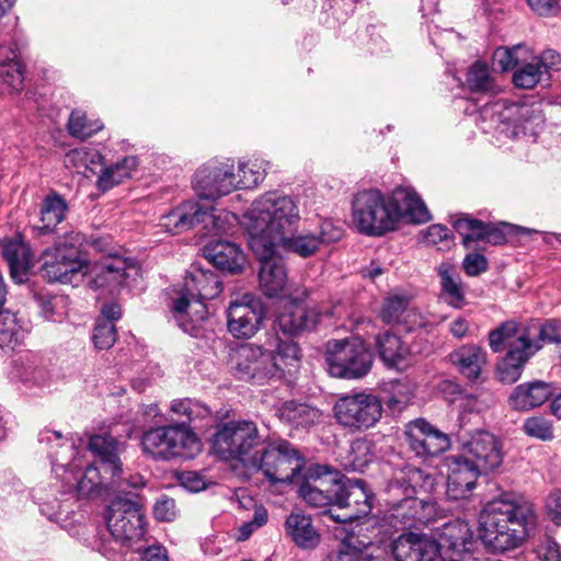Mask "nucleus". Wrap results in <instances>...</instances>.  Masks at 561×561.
<instances>
[{
	"mask_svg": "<svg viewBox=\"0 0 561 561\" xmlns=\"http://www.w3.org/2000/svg\"><path fill=\"white\" fill-rule=\"evenodd\" d=\"M268 162L255 158L247 161H239L236 164V181L238 190H250L257 186L265 178Z\"/></svg>",
	"mask_w": 561,
	"mask_h": 561,
	"instance_id": "79ce46f5",
	"label": "nucleus"
},
{
	"mask_svg": "<svg viewBox=\"0 0 561 561\" xmlns=\"http://www.w3.org/2000/svg\"><path fill=\"white\" fill-rule=\"evenodd\" d=\"M140 444L145 455L161 461L191 457L199 447L197 436L184 423L161 425L145 431Z\"/></svg>",
	"mask_w": 561,
	"mask_h": 561,
	"instance_id": "1a4fd4ad",
	"label": "nucleus"
},
{
	"mask_svg": "<svg viewBox=\"0 0 561 561\" xmlns=\"http://www.w3.org/2000/svg\"><path fill=\"white\" fill-rule=\"evenodd\" d=\"M204 255L214 266L231 274L239 273L245 265V255L233 242L211 241L204 248Z\"/></svg>",
	"mask_w": 561,
	"mask_h": 561,
	"instance_id": "2f4dec72",
	"label": "nucleus"
},
{
	"mask_svg": "<svg viewBox=\"0 0 561 561\" xmlns=\"http://www.w3.org/2000/svg\"><path fill=\"white\" fill-rule=\"evenodd\" d=\"M5 53V58L0 60V82L7 84L12 91L23 88V71L18 60L16 53L9 47L0 46V55Z\"/></svg>",
	"mask_w": 561,
	"mask_h": 561,
	"instance_id": "c03bdc74",
	"label": "nucleus"
},
{
	"mask_svg": "<svg viewBox=\"0 0 561 561\" xmlns=\"http://www.w3.org/2000/svg\"><path fill=\"white\" fill-rule=\"evenodd\" d=\"M489 346L494 353L506 348L496 367L497 377L504 383L516 382L527 362L540 351L528 325L514 320L503 322L489 333Z\"/></svg>",
	"mask_w": 561,
	"mask_h": 561,
	"instance_id": "6e6552de",
	"label": "nucleus"
},
{
	"mask_svg": "<svg viewBox=\"0 0 561 561\" xmlns=\"http://www.w3.org/2000/svg\"><path fill=\"white\" fill-rule=\"evenodd\" d=\"M286 536L299 548L311 550L320 542V534L310 515L304 512H291L284 524Z\"/></svg>",
	"mask_w": 561,
	"mask_h": 561,
	"instance_id": "72a5a7b5",
	"label": "nucleus"
},
{
	"mask_svg": "<svg viewBox=\"0 0 561 561\" xmlns=\"http://www.w3.org/2000/svg\"><path fill=\"white\" fill-rule=\"evenodd\" d=\"M341 486L336 506L342 513L334 514L331 510L327 512L334 522L351 523L371 512L374 494L363 480L341 477Z\"/></svg>",
	"mask_w": 561,
	"mask_h": 561,
	"instance_id": "a211bd4d",
	"label": "nucleus"
},
{
	"mask_svg": "<svg viewBox=\"0 0 561 561\" xmlns=\"http://www.w3.org/2000/svg\"><path fill=\"white\" fill-rule=\"evenodd\" d=\"M404 434L410 449L424 460L438 456L449 447L447 435L423 419L410 422Z\"/></svg>",
	"mask_w": 561,
	"mask_h": 561,
	"instance_id": "4be33fe9",
	"label": "nucleus"
},
{
	"mask_svg": "<svg viewBox=\"0 0 561 561\" xmlns=\"http://www.w3.org/2000/svg\"><path fill=\"white\" fill-rule=\"evenodd\" d=\"M261 443L254 422L230 421L215 433L213 450L220 459L238 460L245 467L261 471L272 485L291 481L302 463L299 451L287 440L256 449Z\"/></svg>",
	"mask_w": 561,
	"mask_h": 561,
	"instance_id": "f257e3e1",
	"label": "nucleus"
},
{
	"mask_svg": "<svg viewBox=\"0 0 561 561\" xmlns=\"http://www.w3.org/2000/svg\"><path fill=\"white\" fill-rule=\"evenodd\" d=\"M434 486V478L416 467L405 466L397 470L387 486L386 522L397 530L428 523L436 514V504L420 495L430 494Z\"/></svg>",
	"mask_w": 561,
	"mask_h": 561,
	"instance_id": "20e7f679",
	"label": "nucleus"
},
{
	"mask_svg": "<svg viewBox=\"0 0 561 561\" xmlns=\"http://www.w3.org/2000/svg\"><path fill=\"white\" fill-rule=\"evenodd\" d=\"M524 432L540 440H551L553 438V427L549 420L542 416L528 417L523 425Z\"/></svg>",
	"mask_w": 561,
	"mask_h": 561,
	"instance_id": "052dcab7",
	"label": "nucleus"
},
{
	"mask_svg": "<svg viewBox=\"0 0 561 561\" xmlns=\"http://www.w3.org/2000/svg\"><path fill=\"white\" fill-rule=\"evenodd\" d=\"M236 171L234 162L229 159L211 160L196 170L193 188L199 198L217 201L238 191Z\"/></svg>",
	"mask_w": 561,
	"mask_h": 561,
	"instance_id": "f3484780",
	"label": "nucleus"
},
{
	"mask_svg": "<svg viewBox=\"0 0 561 561\" xmlns=\"http://www.w3.org/2000/svg\"><path fill=\"white\" fill-rule=\"evenodd\" d=\"M104 128V124L98 118H91L84 111L75 110L68 119L69 134L84 140Z\"/></svg>",
	"mask_w": 561,
	"mask_h": 561,
	"instance_id": "de8ad7c7",
	"label": "nucleus"
},
{
	"mask_svg": "<svg viewBox=\"0 0 561 561\" xmlns=\"http://www.w3.org/2000/svg\"><path fill=\"white\" fill-rule=\"evenodd\" d=\"M57 502L58 510H54V503L42 502L39 503V510L49 520L55 522L68 531H71L78 523V504L73 497H67L64 500L55 499Z\"/></svg>",
	"mask_w": 561,
	"mask_h": 561,
	"instance_id": "a19ab883",
	"label": "nucleus"
},
{
	"mask_svg": "<svg viewBox=\"0 0 561 561\" xmlns=\"http://www.w3.org/2000/svg\"><path fill=\"white\" fill-rule=\"evenodd\" d=\"M412 398V390L407 382H396L392 385L391 396L387 400V405L393 411H401L408 405Z\"/></svg>",
	"mask_w": 561,
	"mask_h": 561,
	"instance_id": "e2e57ef3",
	"label": "nucleus"
},
{
	"mask_svg": "<svg viewBox=\"0 0 561 561\" xmlns=\"http://www.w3.org/2000/svg\"><path fill=\"white\" fill-rule=\"evenodd\" d=\"M376 348L387 366L403 369L409 365L410 347L400 336L385 331L376 336Z\"/></svg>",
	"mask_w": 561,
	"mask_h": 561,
	"instance_id": "c9c22d12",
	"label": "nucleus"
},
{
	"mask_svg": "<svg viewBox=\"0 0 561 561\" xmlns=\"http://www.w3.org/2000/svg\"><path fill=\"white\" fill-rule=\"evenodd\" d=\"M336 422L352 431L373 427L381 417V400L371 393L357 392L339 398L333 407Z\"/></svg>",
	"mask_w": 561,
	"mask_h": 561,
	"instance_id": "2eb2a0df",
	"label": "nucleus"
},
{
	"mask_svg": "<svg viewBox=\"0 0 561 561\" xmlns=\"http://www.w3.org/2000/svg\"><path fill=\"white\" fill-rule=\"evenodd\" d=\"M343 236V229L340 225H336L331 219L321 220L316 238L319 241L320 247L322 244H330L339 241Z\"/></svg>",
	"mask_w": 561,
	"mask_h": 561,
	"instance_id": "0e129e2a",
	"label": "nucleus"
},
{
	"mask_svg": "<svg viewBox=\"0 0 561 561\" xmlns=\"http://www.w3.org/2000/svg\"><path fill=\"white\" fill-rule=\"evenodd\" d=\"M537 341L539 350L546 343L561 344V324L556 320H546L540 322L538 320H530L526 323Z\"/></svg>",
	"mask_w": 561,
	"mask_h": 561,
	"instance_id": "603ef678",
	"label": "nucleus"
},
{
	"mask_svg": "<svg viewBox=\"0 0 561 561\" xmlns=\"http://www.w3.org/2000/svg\"><path fill=\"white\" fill-rule=\"evenodd\" d=\"M250 249L257 256L261 268L259 282L262 291L267 297L278 296L287 283V273L279 252L273 247V241H266L262 234L245 230Z\"/></svg>",
	"mask_w": 561,
	"mask_h": 561,
	"instance_id": "dca6fc26",
	"label": "nucleus"
},
{
	"mask_svg": "<svg viewBox=\"0 0 561 561\" xmlns=\"http://www.w3.org/2000/svg\"><path fill=\"white\" fill-rule=\"evenodd\" d=\"M266 345V350L252 343L231 348L228 366L238 379L262 383L282 379L297 368L299 348L289 336H272Z\"/></svg>",
	"mask_w": 561,
	"mask_h": 561,
	"instance_id": "39448f33",
	"label": "nucleus"
},
{
	"mask_svg": "<svg viewBox=\"0 0 561 561\" xmlns=\"http://www.w3.org/2000/svg\"><path fill=\"white\" fill-rule=\"evenodd\" d=\"M43 272L49 282L79 286L91 275L90 283L95 288H116L126 284L136 267L122 257H112L101 263L91 264L85 259H77L76 251L62 252V248L48 249L43 253Z\"/></svg>",
	"mask_w": 561,
	"mask_h": 561,
	"instance_id": "423d86ee",
	"label": "nucleus"
},
{
	"mask_svg": "<svg viewBox=\"0 0 561 561\" xmlns=\"http://www.w3.org/2000/svg\"><path fill=\"white\" fill-rule=\"evenodd\" d=\"M450 360L462 376L477 380L486 363V354L479 345L466 344L450 354Z\"/></svg>",
	"mask_w": 561,
	"mask_h": 561,
	"instance_id": "4c0bfd02",
	"label": "nucleus"
},
{
	"mask_svg": "<svg viewBox=\"0 0 561 561\" xmlns=\"http://www.w3.org/2000/svg\"><path fill=\"white\" fill-rule=\"evenodd\" d=\"M554 393L551 383L534 380L516 386L510 397L508 404L515 411H529L542 405Z\"/></svg>",
	"mask_w": 561,
	"mask_h": 561,
	"instance_id": "7c9ffc66",
	"label": "nucleus"
},
{
	"mask_svg": "<svg viewBox=\"0 0 561 561\" xmlns=\"http://www.w3.org/2000/svg\"><path fill=\"white\" fill-rule=\"evenodd\" d=\"M118 479H112L110 473L102 471L96 463L89 465L77 482V492L81 496L99 495L103 488H115Z\"/></svg>",
	"mask_w": 561,
	"mask_h": 561,
	"instance_id": "ea45409f",
	"label": "nucleus"
},
{
	"mask_svg": "<svg viewBox=\"0 0 561 561\" xmlns=\"http://www.w3.org/2000/svg\"><path fill=\"white\" fill-rule=\"evenodd\" d=\"M64 164L77 172H96V168L103 165V156L99 150L90 147H80L69 150L64 158Z\"/></svg>",
	"mask_w": 561,
	"mask_h": 561,
	"instance_id": "37998d69",
	"label": "nucleus"
},
{
	"mask_svg": "<svg viewBox=\"0 0 561 561\" xmlns=\"http://www.w3.org/2000/svg\"><path fill=\"white\" fill-rule=\"evenodd\" d=\"M536 552L541 561H561L560 548L551 537L541 540Z\"/></svg>",
	"mask_w": 561,
	"mask_h": 561,
	"instance_id": "338daca9",
	"label": "nucleus"
},
{
	"mask_svg": "<svg viewBox=\"0 0 561 561\" xmlns=\"http://www.w3.org/2000/svg\"><path fill=\"white\" fill-rule=\"evenodd\" d=\"M439 551L445 549L451 552L450 559H471L470 549L472 542V531L468 523L463 520H454L443 526L439 542Z\"/></svg>",
	"mask_w": 561,
	"mask_h": 561,
	"instance_id": "cd10ccee",
	"label": "nucleus"
},
{
	"mask_svg": "<svg viewBox=\"0 0 561 561\" xmlns=\"http://www.w3.org/2000/svg\"><path fill=\"white\" fill-rule=\"evenodd\" d=\"M483 121H490L489 129H494L499 136L516 138L527 130L534 131V126L541 123V116L528 106L516 104L507 105L505 101L499 100L486 104L481 111Z\"/></svg>",
	"mask_w": 561,
	"mask_h": 561,
	"instance_id": "ddd939ff",
	"label": "nucleus"
},
{
	"mask_svg": "<svg viewBox=\"0 0 561 561\" xmlns=\"http://www.w3.org/2000/svg\"><path fill=\"white\" fill-rule=\"evenodd\" d=\"M409 309V299L405 296H390L385 299L379 318L386 324H402Z\"/></svg>",
	"mask_w": 561,
	"mask_h": 561,
	"instance_id": "5fc2aeb1",
	"label": "nucleus"
},
{
	"mask_svg": "<svg viewBox=\"0 0 561 561\" xmlns=\"http://www.w3.org/2000/svg\"><path fill=\"white\" fill-rule=\"evenodd\" d=\"M280 422L294 428H308L318 424L322 413L319 409L296 401L283 403L276 411Z\"/></svg>",
	"mask_w": 561,
	"mask_h": 561,
	"instance_id": "e433bc0d",
	"label": "nucleus"
},
{
	"mask_svg": "<svg viewBox=\"0 0 561 561\" xmlns=\"http://www.w3.org/2000/svg\"><path fill=\"white\" fill-rule=\"evenodd\" d=\"M454 228L461 236L465 248L472 249L474 242L484 241L488 224L473 218L460 217L454 221Z\"/></svg>",
	"mask_w": 561,
	"mask_h": 561,
	"instance_id": "8fccbe9b",
	"label": "nucleus"
},
{
	"mask_svg": "<svg viewBox=\"0 0 561 561\" xmlns=\"http://www.w3.org/2000/svg\"><path fill=\"white\" fill-rule=\"evenodd\" d=\"M396 561H440L435 540L413 533L403 534L392 543Z\"/></svg>",
	"mask_w": 561,
	"mask_h": 561,
	"instance_id": "393cba45",
	"label": "nucleus"
},
{
	"mask_svg": "<svg viewBox=\"0 0 561 561\" xmlns=\"http://www.w3.org/2000/svg\"><path fill=\"white\" fill-rule=\"evenodd\" d=\"M526 55H530L525 45H516L512 48L499 47L493 54L494 64L499 65L502 71H507L519 66L526 60Z\"/></svg>",
	"mask_w": 561,
	"mask_h": 561,
	"instance_id": "4d7b16f0",
	"label": "nucleus"
},
{
	"mask_svg": "<svg viewBox=\"0 0 561 561\" xmlns=\"http://www.w3.org/2000/svg\"><path fill=\"white\" fill-rule=\"evenodd\" d=\"M445 466L447 467L446 494L455 501L467 499L476 488L480 474L484 473L462 453L446 457Z\"/></svg>",
	"mask_w": 561,
	"mask_h": 561,
	"instance_id": "412c9836",
	"label": "nucleus"
},
{
	"mask_svg": "<svg viewBox=\"0 0 561 561\" xmlns=\"http://www.w3.org/2000/svg\"><path fill=\"white\" fill-rule=\"evenodd\" d=\"M68 207L65 199L58 194L48 195L41 209L42 226L38 227L41 233L51 231L58 224L65 219Z\"/></svg>",
	"mask_w": 561,
	"mask_h": 561,
	"instance_id": "49530a36",
	"label": "nucleus"
},
{
	"mask_svg": "<svg viewBox=\"0 0 561 561\" xmlns=\"http://www.w3.org/2000/svg\"><path fill=\"white\" fill-rule=\"evenodd\" d=\"M204 206L198 202H184L160 218V226L169 233L178 234L202 228Z\"/></svg>",
	"mask_w": 561,
	"mask_h": 561,
	"instance_id": "c85d7f7f",
	"label": "nucleus"
},
{
	"mask_svg": "<svg viewBox=\"0 0 561 561\" xmlns=\"http://www.w3.org/2000/svg\"><path fill=\"white\" fill-rule=\"evenodd\" d=\"M390 210H394L393 220L396 226L400 220L423 224L431 219L430 211L416 193L411 186H398L390 195H387Z\"/></svg>",
	"mask_w": 561,
	"mask_h": 561,
	"instance_id": "5701e85b",
	"label": "nucleus"
},
{
	"mask_svg": "<svg viewBox=\"0 0 561 561\" xmlns=\"http://www.w3.org/2000/svg\"><path fill=\"white\" fill-rule=\"evenodd\" d=\"M325 362L332 377L357 379L371 369L373 354L358 337L333 340L327 344Z\"/></svg>",
	"mask_w": 561,
	"mask_h": 561,
	"instance_id": "f8f14e48",
	"label": "nucleus"
},
{
	"mask_svg": "<svg viewBox=\"0 0 561 561\" xmlns=\"http://www.w3.org/2000/svg\"><path fill=\"white\" fill-rule=\"evenodd\" d=\"M24 336L25 330L14 314L5 313L0 317V347L14 348Z\"/></svg>",
	"mask_w": 561,
	"mask_h": 561,
	"instance_id": "6e6d98bb",
	"label": "nucleus"
},
{
	"mask_svg": "<svg viewBox=\"0 0 561 561\" xmlns=\"http://www.w3.org/2000/svg\"><path fill=\"white\" fill-rule=\"evenodd\" d=\"M466 83L474 92L495 93L497 91L489 66L479 60L468 68Z\"/></svg>",
	"mask_w": 561,
	"mask_h": 561,
	"instance_id": "09e8293b",
	"label": "nucleus"
},
{
	"mask_svg": "<svg viewBox=\"0 0 561 561\" xmlns=\"http://www.w3.org/2000/svg\"><path fill=\"white\" fill-rule=\"evenodd\" d=\"M534 522L533 505L520 496L505 493L481 510L478 535L489 551L503 553L522 546L528 525Z\"/></svg>",
	"mask_w": 561,
	"mask_h": 561,
	"instance_id": "7ed1b4c3",
	"label": "nucleus"
},
{
	"mask_svg": "<svg viewBox=\"0 0 561 561\" xmlns=\"http://www.w3.org/2000/svg\"><path fill=\"white\" fill-rule=\"evenodd\" d=\"M180 484L190 492H199L205 490L207 483L201 473L196 471H184L179 474Z\"/></svg>",
	"mask_w": 561,
	"mask_h": 561,
	"instance_id": "774afa93",
	"label": "nucleus"
},
{
	"mask_svg": "<svg viewBox=\"0 0 561 561\" xmlns=\"http://www.w3.org/2000/svg\"><path fill=\"white\" fill-rule=\"evenodd\" d=\"M135 494L114 499L106 512V526L116 542L131 547L145 535L144 516Z\"/></svg>",
	"mask_w": 561,
	"mask_h": 561,
	"instance_id": "4468645a",
	"label": "nucleus"
},
{
	"mask_svg": "<svg viewBox=\"0 0 561 561\" xmlns=\"http://www.w3.org/2000/svg\"><path fill=\"white\" fill-rule=\"evenodd\" d=\"M138 160L134 156H128L108 167L101 165V172L96 181L99 190L106 192L121 184L125 179L131 178L136 171Z\"/></svg>",
	"mask_w": 561,
	"mask_h": 561,
	"instance_id": "58836bf2",
	"label": "nucleus"
},
{
	"mask_svg": "<svg viewBox=\"0 0 561 561\" xmlns=\"http://www.w3.org/2000/svg\"><path fill=\"white\" fill-rule=\"evenodd\" d=\"M374 458L373 446L366 439H355L347 455V467L353 471H363Z\"/></svg>",
	"mask_w": 561,
	"mask_h": 561,
	"instance_id": "13d9d810",
	"label": "nucleus"
},
{
	"mask_svg": "<svg viewBox=\"0 0 561 561\" xmlns=\"http://www.w3.org/2000/svg\"><path fill=\"white\" fill-rule=\"evenodd\" d=\"M332 314L323 311L320 307L307 308L302 305L291 304L278 316V325L284 334L294 335L302 331L316 329L321 317Z\"/></svg>",
	"mask_w": 561,
	"mask_h": 561,
	"instance_id": "a878e982",
	"label": "nucleus"
},
{
	"mask_svg": "<svg viewBox=\"0 0 561 561\" xmlns=\"http://www.w3.org/2000/svg\"><path fill=\"white\" fill-rule=\"evenodd\" d=\"M88 448L102 471L110 473L112 479H119L123 472L119 455L125 450L124 443L108 434H95L90 437Z\"/></svg>",
	"mask_w": 561,
	"mask_h": 561,
	"instance_id": "b1692460",
	"label": "nucleus"
},
{
	"mask_svg": "<svg viewBox=\"0 0 561 561\" xmlns=\"http://www.w3.org/2000/svg\"><path fill=\"white\" fill-rule=\"evenodd\" d=\"M170 411L179 417H184L185 420L181 423L185 425L194 420L206 419L210 415L208 407L188 398L173 400L170 404Z\"/></svg>",
	"mask_w": 561,
	"mask_h": 561,
	"instance_id": "864d4df0",
	"label": "nucleus"
},
{
	"mask_svg": "<svg viewBox=\"0 0 561 561\" xmlns=\"http://www.w3.org/2000/svg\"><path fill=\"white\" fill-rule=\"evenodd\" d=\"M38 440L39 444L47 447L48 457L56 473H58V468L72 471L79 467L75 443L64 438L60 432L45 430L41 432Z\"/></svg>",
	"mask_w": 561,
	"mask_h": 561,
	"instance_id": "bb28decb",
	"label": "nucleus"
},
{
	"mask_svg": "<svg viewBox=\"0 0 561 561\" xmlns=\"http://www.w3.org/2000/svg\"><path fill=\"white\" fill-rule=\"evenodd\" d=\"M436 271L444 301L453 308H462L466 305V290L457 267L449 262H443Z\"/></svg>",
	"mask_w": 561,
	"mask_h": 561,
	"instance_id": "f704fd0d",
	"label": "nucleus"
},
{
	"mask_svg": "<svg viewBox=\"0 0 561 561\" xmlns=\"http://www.w3.org/2000/svg\"><path fill=\"white\" fill-rule=\"evenodd\" d=\"M394 210H390L387 195L377 188L357 192L352 201V221L358 232L381 237L397 228Z\"/></svg>",
	"mask_w": 561,
	"mask_h": 561,
	"instance_id": "9b49d317",
	"label": "nucleus"
},
{
	"mask_svg": "<svg viewBox=\"0 0 561 561\" xmlns=\"http://www.w3.org/2000/svg\"><path fill=\"white\" fill-rule=\"evenodd\" d=\"M238 218L225 209L204 207L202 230L210 234H225L236 226Z\"/></svg>",
	"mask_w": 561,
	"mask_h": 561,
	"instance_id": "a18cd8bd",
	"label": "nucleus"
},
{
	"mask_svg": "<svg viewBox=\"0 0 561 561\" xmlns=\"http://www.w3.org/2000/svg\"><path fill=\"white\" fill-rule=\"evenodd\" d=\"M204 206L198 202H184L160 218V226L169 233L178 234L202 228Z\"/></svg>",
	"mask_w": 561,
	"mask_h": 561,
	"instance_id": "c756f323",
	"label": "nucleus"
},
{
	"mask_svg": "<svg viewBox=\"0 0 561 561\" xmlns=\"http://www.w3.org/2000/svg\"><path fill=\"white\" fill-rule=\"evenodd\" d=\"M298 484V494L310 507L327 508L336 506L341 491V476L328 466L310 465L305 467L302 460L300 469L291 481L276 484Z\"/></svg>",
	"mask_w": 561,
	"mask_h": 561,
	"instance_id": "9d476101",
	"label": "nucleus"
},
{
	"mask_svg": "<svg viewBox=\"0 0 561 561\" xmlns=\"http://www.w3.org/2000/svg\"><path fill=\"white\" fill-rule=\"evenodd\" d=\"M222 290L218 276L208 270L193 265L184 277L176 297H172L171 310L183 332L198 336L207 318L205 300L216 298Z\"/></svg>",
	"mask_w": 561,
	"mask_h": 561,
	"instance_id": "0eeeda50",
	"label": "nucleus"
},
{
	"mask_svg": "<svg viewBox=\"0 0 561 561\" xmlns=\"http://www.w3.org/2000/svg\"><path fill=\"white\" fill-rule=\"evenodd\" d=\"M300 221L296 201L278 192H267L255 198L244 213L241 225L245 230L262 234L273 247L293 252L301 257L314 255L320 244L316 232L293 233Z\"/></svg>",
	"mask_w": 561,
	"mask_h": 561,
	"instance_id": "f03ea898",
	"label": "nucleus"
},
{
	"mask_svg": "<svg viewBox=\"0 0 561 561\" xmlns=\"http://www.w3.org/2000/svg\"><path fill=\"white\" fill-rule=\"evenodd\" d=\"M516 68L513 75V82L520 89L535 88L543 76V70L538 66L531 54L526 55V60L522 61Z\"/></svg>",
	"mask_w": 561,
	"mask_h": 561,
	"instance_id": "3c124183",
	"label": "nucleus"
},
{
	"mask_svg": "<svg viewBox=\"0 0 561 561\" xmlns=\"http://www.w3.org/2000/svg\"><path fill=\"white\" fill-rule=\"evenodd\" d=\"M49 378H50V375H49L48 370L43 367H30V368L25 369V371L21 376L22 382L27 385L28 387L47 386Z\"/></svg>",
	"mask_w": 561,
	"mask_h": 561,
	"instance_id": "69168bd1",
	"label": "nucleus"
},
{
	"mask_svg": "<svg viewBox=\"0 0 561 561\" xmlns=\"http://www.w3.org/2000/svg\"><path fill=\"white\" fill-rule=\"evenodd\" d=\"M461 453L484 473L501 467L504 458L502 442L488 431H476L460 438Z\"/></svg>",
	"mask_w": 561,
	"mask_h": 561,
	"instance_id": "aec40b11",
	"label": "nucleus"
},
{
	"mask_svg": "<svg viewBox=\"0 0 561 561\" xmlns=\"http://www.w3.org/2000/svg\"><path fill=\"white\" fill-rule=\"evenodd\" d=\"M2 253L8 262L11 278L16 284H23L28 277L33 266V259L30 247L18 236L12 240L1 241Z\"/></svg>",
	"mask_w": 561,
	"mask_h": 561,
	"instance_id": "473e14b6",
	"label": "nucleus"
},
{
	"mask_svg": "<svg viewBox=\"0 0 561 561\" xmlns=\"http://www.w3.org/2000/svg\"><path fill=\"white\" fill-rule=\"evenodd\" d=\"M93 342L99 350H108L116 341V330L114 323L107 321H98L93 331Z\"/></svg>",
	"mask_w": 561,
	"mask_h": 561,
	"instance_id": "680f3d73",
	"label": "nucleus"
},
{
	"mask_svg": "<svg viewBox=\"0 0 561 561\" xmlns=\"http://www.w3.org/2000/svg\"><path fill=\"white\" fill-rule=\"evenodd\" d=\"M265 308L261 299L252 294H244L240 299L229 304L227 310L228 331L238 339H250L261 328Z\"/></svg>",
	"mask_w": 561,
	"mask_h": 561,
	"instance_id": "6ab92c4d",
	"label": "nucleus"
},
{
	"mask_svg": "<svg viewBox=\"0 0 561 561\" xmlns=\"http://www.w3.org/2000/svg\"><path fill=\"white\" fill-rule=\"evenodd\" d=\"M357 541L354 537L343 540L339 549L328 556L327 561H362L365 545H357Z\"/></svg>",
	"mask_w": 561,
	"mask_h": 561,
	"instance_id": "bf43d9fd",
	"label": "nucleus"
}]
</instances>
